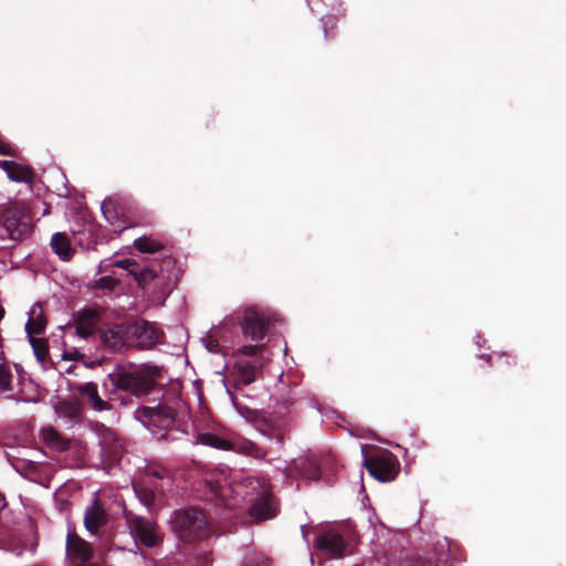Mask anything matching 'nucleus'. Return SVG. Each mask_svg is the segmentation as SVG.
<instances>
[{
	"label": "nucleus",
	"instance_id": "obj_1",
	"mask_svg": "<svg viewBox=\"0 0 566 566\" xmlns=\"http://www.w3.org/2000/svg\"><path fill=\"white\" fill-rule=\"evenodd\" d=\"M160 376L157 366L123 363L116 364L107 377L113 386V394L119 391L142 399L159 386Z\"/></svg>",
	"mask_w": 566,
	"mask_h": 566
},
{
	"label": "nucleus",
	"instance_id": "obj_2",
	"mask_svg": "<svg viewBox=\"0 0 566 566\" xmlns=\"http://www.w3.org/2000/svg\"><path fill=\"white\" fill-rule=\"evenodd\" d=\"M232 403L238 412L251 422L261 434L283 446L289 434L287 424L283 419L273 413L248 407L238 396L232 397Z\"/></svg>",
	"mask_w": 566,
	"mask_h": 566
},
{
	"label": "nucleus",
	"instance_id": "obj_3",
	"mask_svg": "<svg viewBox=\"0 0 566 566\" xmlns=\"http://www.w3.org/2000/svg\"><path fill=\"white\" fill-rule=\"evenodd\" d=\"M171 524L174 532L188 543L203 541L210 534L206 514L197 509L176 511Z\"/></svg>",
	"mask_w": 566,
	"mask_h": 566
},
{
	"label": "nucleus",
	"instance_id": "obj_4",
	"mask_svg": "<svg viewBox=\"0 0 566 566\" xmlns=\"http://www.w3.org/2000/svg\"><path fill=\"white\" fill-rule=\"evenodd\" d=\"M32 232V219L28 210L12 205L0 216V238L21 241Z\"/></svg>",
	"mask_w": 566,
	"mask_h": 566
},
{
	"label": "nucleus",
	"instance_id": "obj_5",
	"mask_svg": "<svg viewBox=\"0 0 566 566\" xmlns=\"http://www.w3.org/2000/svg\"><path fill=\"white\" fill-rule=\"evenodd\" d=\"M125 520L135 543L147 548H155L163 544L164 534L156 520L133 512L125 513Z\"/></svg>",
	"mask_w": 566,
	"mask_h": 566
},
{
	"label": "nucleus",
	"instance_id": "obj_6",
	"mask_svg": "<svg viewBox=\"0 0 566 566\" xmlns=\"http://www.w3.org/2000/svg\"><path fill=\"white\" fill-rule=\"evenodd\" d=\"M364 453V467L369 474L380 482L394 481L400 472V463L397 457L388 450H380L371 455H366V446L361 447Z\"/></svg>",
	"mask_w": 566,
	"mask_h": 566
},
{
	"label": "nucleus",
	"instance_id": "obj_7",
	"mask_svg": "<svg viewBox=\"0 0 566 566\" xmlns=\"http://www.w3.org/2000/svg\"><path fill=\"white\" fill-rule=\"evenodd\" d=\"M272 318L265 312L249 307L243 312L240 325L243 335L251 340H262L269 333Z\"/></svg>",
	"mask_w": 566,
	"mask_h": 566
},
{
	"label": "nucleus",
	"instance_id": "obj_8",
	"mask_svg": "<svg viewBox=\"0 0 566 566\" xmlns=\"http://www.w3.org/2000/svg\"><path fill=\"white\" fill-rule=\"evenodd\" d=\"M177 417V410L166 403H159L156 407H140L137 409V418L145 426H154L160 429H167L174 426Z\"/></svg>",
	"mask_w": 566,
	"mask_h": 566
},
{
	"label": "nucleus",
	"instance_id": "obj_9",
	"mask_svg": "<svg viewBox=\"0 0 566 566\" xmlns=\"http://www.w3.org/2000/svg\"><path fill=\"white\" fill-rule=\"evenodd\" d=\"M128 334L130 342L135 343L138 348L148 349L159 342L161 332L156 324L139 321L134 324H128Z\"/></svg>",
	"mask_w": 566,
	"mask_h": 566
},
{
	"label": "nucleus",
	"instance_id": "obj_10",
	"mask_svg": "<svg viewBox=\"0 0 566 566\" xmlns=\"http://www.w3.org/2000/svg\"><path fill=\"white\" fill-rule=\"evenodd\" d=\"M315 547L332 558H342L346 555L348 544L342 534L329 530L318 535L314 543Z\"/></svg>",
	"mask_w": 566,
	"mask_h": 566
},
{
	"label": "nucleus",
	"instance_id": "obj_11",
	"mask_svg": "<svg viewBox=\"0 0 566 566\" xmlns=\"http://www.w3.org/2000/svg\"><path fill=\"white\" fill-rule=\"evenodd\" d=\"M256 368L258 366L249 360L243 358H239L232 368V377H233V388L235 394L233 396L244 397L243 387L251 385L256 379Z\"/></svg>",
	"mask_w": 566,
	"mask_h": 566
},
{
	"label": "nucleus",
	"instance_id": "obj_12",
	"mask_svg": "<svg viewBox=\"0 0 566 566\" xmlns=\"http://www.w3.org/2000/svg\"><path fill=\"white\" fill-rule=\"evenodd\" d=\"M101 339L112 352H122L130 343L128 324H117L101 331Z\"/></svg>",
	"mask_w": 566,
	"mask_h": 566
},
{
	"label": "nucleus",
	"instance_id": "obj_13",
	"mask_svg": "<svg viewBox=\"0 0 566 566\" xmlns=\"http://www.w3.org/2000/svg\"><path fill=\"white\" fill-rule=\"evenodd\" d=\"M84 526L88 533L96 535L108 522L107 512L99 499L86 507L84 513Z\"/></svg>",
	"mask_w": 566,
	"mask_h": 566
},
{
	"label": "nucleus",
	"instance_id": "obj_14",
	"mask_svg": "<svg viewBox=\"0 0 566 566\" xmlns=\"http://www.w3.org/2000/svg\"><path fill=\"white\" fill-rule=\"evenodd\" d=\"M66 553L82 564H87L94 555V549L88 542L76 533H69L66 536Z\"/></svg>",
	"mask_w": 566,
	"mask_h": 566
},
{
	"label": "nucleus",
	"instance_id": "obj_15",
	"mask_svg": "<svg viewBox=\"0 0 566 566\" xmlns=\"http://www.w3.org/2000/svg\"><path fill=\"white\" fill-rule=\"evenodd\" d=\"M99 319V313L92 307H85L80 311L74 321L77 335L82 338H87L93 335Z\"/></svg>",
	"mask_w": 566,
	"mask_h": 566
},
{
	"label": "nucleus",
	"instance_id": "obj_16",
	"mask_svg": "<svg viewBox=\"0 0 566 566\" xmlns=\"http://www.w3.org/2000/svg\"><path fill=\"white\" fill-rule=\"evenodd\" d=\"M132 275L138 285L144 289L151 283H155L156 286H159L168 280V277L163 272L161 265L157 263L144 268L138 266L136 271H132Z\"/></svg>",
	"mask_w": 566,
	"mask_h": 566
},
{
	"label": "nucleus",
	"instance_id": "obj_17",
	"mask_svg": "<svg viewBox=\"0 0 566 566\" xmlns=\"http://www.w3.org/2000/svg\"><path fill=\"white\" fill-rule=\"evenodd\" d=\"M76 392L86 399L93 410L98 412L112 410V405L99 397L97 384L88 381L77 385Z\"/></svg>",
	"mask_w": 566,
	"mask_h": 566
},
{
	"label": "nucleus",
	"instance_id": "obj_18",
	"mask_svg": "<svg viewBox=\"0 0 566 566\" xmlns=\"http://www.w3.org/2000/svg\"><path fill=\"white\" fill-rule=\"evenodd\" d=\"M277 507L270 493L265 492L259 496L250 507V515L258 522L266 521L276 516Z\"/></svg>",
	"mask_w": 566,
	"mask_h": 566
},
{
	"label": "nucleus",
	"instance_id": "obj_19",
	"mask_svg": "<svg viewBox=\"0 0 566 566\" xmlns=\"http://www.w3.org/2000/svg\"><path fill=\"white\" fill-rule=\"evenodd\" d=\"M102 212L106 221L115 228V231H123L127 228L124 218V207L116 200L106 199L102 203Z\"/></svg>",
	"mask_w": 566,
	"mask_h": 566
},
{
	"label": "nucleus",
	"instance_id": "obj_20",
	"mask_svg": "<svg viewBox=\"0 0 566 566\" xmlns=\"http://www.w3.org/2000/svg\"><path fill=\"white\" fill-rule=\"evenodd\" d=\"M291 470L308 480L317 481L321 479V465L314 455L294 459L291 463Z\"/></svg>",
	"mask_w": 566,
	"mask_h": 566
},
{
	"label": "nucleus",
	"instance_id": "obj_21",
	"mask_svg": "<svg viewBox=\"0 0 566 566\" xmlns=\"http://www.w3.org/2000/svg\"><path fill=\"white\" fill-rule=\"evenodd\" d=\"M0 167L12 181L28 184L32 182L35 176L30 166L21 165L12 160H0Z\"/></svg>",
	"mask_w": 566,
	"mask_h": 566
},
{
	"label": "nucleus",
	"instance_id": "obj_22",
	"mask_svg": "<svg viewBox=\"0 0 566 566\" xmlns=\"http://www.w3.org/2000/svg\"><path fill=\"white\" fill-rule=\"evenodd\" d=\"M230 451H234L256 460H263L268 454L265 449L243 437H238L231 440Z\"/></svg>",
	"mask_w": 566,
	"mask_h": 566
},
{
	"label": "nucleus",
	"instance_id": "obj_23",
	"mask_svg": "<svg viewBox=\"0 0 566 566\" xmlns=\"http://www.w3.org/2000/svg\"><path fill=\"white\" fill-rule=\"evenodd\" d=\"M52 251L64 262L72 260L74 249L72 248L71 240L64 232H56L51 238Z\"/></svg>",
	"mask_w": 566,
	"mask_h": 566
},
{
	"label": "nucleus",
	"instance_id": "obj_24",
	"mask_svg": "<svg viewBox=\"0 0 566 566\" xmlns=\"http://www.w3.org/2000/svg\"><path fill=\"white\" fill-rule=\"evenodd\" d=\"M43 442L51 449L56 451H65L69 449L70 443L65 440L59 431L52 427L43 428L41 431Z\"/></svg>",
	"mask_w": 566,
	"mask_h": 566
},
{
	"label": "nucleus",
	"instance_id": "obj_25",
	"mask_svg": "<svg viewBox=\"0 0 566 566\" xmlns=\"http://www.w3.org/2000/svg\"><path fill=\"white\" fill-rule=\"evenodd\" d=\"M134 491L138 500L147 507L151 509L156 501V492L158 485L156 483H149L148 485L138 483L134 485Z\"/></svg>",
	"mask_w": 566,
	"mask_h": 566
},
{
	"label": "nucleus",
	"instance_id": "obj_26",
	"mask_svg": "<svg viewBox=\"0 0 566 566\" xmlns=\"http://www.w3.org/2000/svg\"><path fill=\"white\" fill-rule=\"evenodd\" d=\"M46 327V318L42 313L36 314L34 310L31 311L29 319L25 324V332L28 337H31V335H41L44 333Z\"/></svg>",
	"mask_w": 566,
	"mask_h": 566
},
{
	"label": "nucleus",
	"instance_id": "obj_27",
	"mask_svg": "<svg viewBox=\"0 0 566 566\" xmlns=\"http://www.w3.org/2000/svg\"><path fill=\"white\" fill-rule=\"evenodd\" d=\"M134 248L140 253H156L164 249V245L158 240L150 237H140L134 241Z\"/></svg>",
	"mask_w": 566,
	"mask_h": 566
},
{
	"label": "nucleus",
	"instance_id": "obj_28",
	"mask_svg": "<svg viewBox=\"0 0 566 566\" xmlns=\"http://www.w3.org/2000/svg\"><path fill=\"white\" fill-rule=\"evenodd\" d=\"M198 441L205 446L219 449V450H230L231 440H227L220 436L213 433H200L198 436Z\"/></svg>",
	"mask_w": 566,
	"mask_h": 566
},
{
	"label": "nucleus",
	"instance_id": "obj_29",
	"mask_svg": "<svg viewBox=\"0 0 566 566\" xmlns=\"http://www.w3.org/2000/svg\"><path fill=\"white\" fill-rule=\"evenodd\" d=\"M29 342L36 360L41 364L45 363L49 357L48 340L45 338L34 337V335H31V337H29Z\"/></svg>",
	"mask_w": 566,
	"mask_h": 566
},
{
	"label": "nucleus",
	"instance_id": "obj_30",
	"mask_svg": "<svg viewBox=\"0 0 566 566\" xmlns=\"http://www.w3.org/2000/svg\"><path fill=\"white\" fill-rule=\"evenodd\" d=\"M12 378L13 375L10 368L4 364H0V389L2 391H9L12 389Z\"/></svg>",
	"mask_w": 566,
	"mask_h": 566
},
{
	"label": "nucleus",
	"instance_id": "obj_31",
	"mask_svg": "<svg viewBox=\"0 0 566 566\" xmlns=\"http://www.w3.org/2000/svg\"><path fill=\"white\" fill-rule=\"evenodd\" d=\"M145 474L158 480L170 479V472L159 464H149L145 469Z\"/></svg>",
	"mask_w": 566,
	"mask_h": 566
},
{
	"label": "nucleus",
	"instance_id": "obj_32",
	"mask_svg": "<svg viewBox=\"0 0 566 566\" xmlns=\"http://www.w3.org/2000/svg\"><path fill=\"white\" fill-rule=\"evenodd\" d=\"M265 348L264 345H243L238 348L235 355L254 357Z\"/></svg>",
	"mask_w": 566,
	"mask_h": 566
},
{
	"label": "nucleus",
	"instance_id": "obj_33",
	"mask_svg": "<svg viewBox=\"0 0 566 566\" xmlns=\"http://www.w3.org/2000/svg\"><path fill=\"white\" fill-rule=\"evenodd\" d=\"M61 410H62L63 415L69 418H76L81 412L80 406L77 403L70 402V401L62 402Z\"/></svg>",
	"mask_w": 566,
	"mask_h": 566
},
{
	"label": "nucleus",
	"instance_id": "obj_34",
	"mask_svg": "<svg viewBox=\"0 0 566 566\" xmlns=\"http://www.w3.org/2000/svg\"><path fill=\"white\" fill-rule=\"evenodd\" d=\"M117 284H118V280H116V279H114V277H112L109 275H106V276L99 277L95 282V287L99 289V290L112 291Z\"/></svg>",
	"mask_w": 566,
	"mask_h": 566
},
{
	"label": "nucleus",
	"instance_id": "obj_35",
	"mask_svg": "<svg viewBox=\"0 0 566 566\" xmlns=\"http://www.w3.org/2000/svg\"><path fill=\"white\" fill-rule=\"evenodd\" d=\"M112 265L115 268L127 270L130 275H132V271H136L138 269V264L134 260H130V259L115 261Z\"/></svg>",
	"mask_w": 566,
	"mask_h": 566
},
{
	"label": "nucleus",
	"instance_id": "obj_36",
	"mask_svg": "<svg viewBox=\"0 0 566 566\" xmlns=\"http://www.w3.org/2000/svg\"><path fill=\"white\" fill-rule=\"evenodd\" d=\"M0 155L17 157V150L0 135Z\"/></svg>",
	"mask_w": 566,
	"mask_h": 566
},
{
	"label": "nucleus",
	"instance_id": "obj_37",
	"mask_svg": "<svg viewBox=\"0 0 566 566\" xmlns=\"http://www.w3.org/2000/svg\"><path fill=\"white\" fill-rule=\"evenodd\" d=\"M322 21H323L325 35L328 36V29H334L336 27L337 19L334 15L328 14V15H325Z\"/></svg>",
	"mask_w": 566,
	"mask_h": 566
},
{
	"label": "nucleus",
	"instance_id": "obj_38",
	"mask_svg": "<svg viewBox=\"0 0 566 566\" xmlns=\"http://www.w3.org/2000/svg\"><path fill=\"white\" fill-rule=\"evenodd\" d=\"M499 361L501 365H504L506 367L515 366L517 364L516 358L509 354H501L499 356Z\"/></svg>",
	"mask_w": 566,
	"mask_h": 566
},
{
	"label": "nucleus",
	"instance_id": "obj_39",
	"mask_svg": "<svg viewBox=\"0 0 566 566\" xmlns=\"http://www.w3.org/2000/svg\"><path fill=\"white\" fill-rule=\"evenodd\" d=\"M413 566H437L433 562L424 558H417Z\"/></svg>",
	"mask_w": 566,
	"mask_h": 566
},
{
	"label": "nucleus",
	"instance_id": "obj_40",
	"mask_svg": "<svg viewBox=\"0 0 566 566\" xmlns=\"http://www.w3.org/2000/svg\"><path fill=\"white\" fill-rule=\"evenodd\" d=\"M270 565V560L269 559H263L261 565H255V566H269ZM245 566H254V565H251L250 563L245 564Z\"/></svg>",
	"mask_w": 566,
	"mask_h": 566
},
{
	"label": "nucleus",
	"instance_id": "obj_41",
	"mask_svg": "<svg viewBox=\"0 0 566 566\" xmlns=\"http://www.w3.org/2000/svg\"><path fill=\"white\" fill-rule=\"evenodd\" d=\"M216 347H218V342H217V340H216V342H211V344H210V346H209V349H210L211 352H213Z\"/></svg>",
	"mask_w": 566,
	"mask_h": 566
},
{
	"label": "nucleus",
	"instance_id": "obj_42",
	"mask_svg": "<svg viewBox=\"0 0 566 566\" xmlns=\"http://www.w3.org/2000/svg\"><path fill=\"white\" fill-rule=\"evenodd\" d=\"M3 315H4V310H3V307L0 305V321L3 318Z\"/></svg>",
	"mask_w": 566,
	"mask_h": 566
},
{
	"label": "nucleus",
	"instance_id": "obj_43",
	"mask_svg": "<svg viewBox=\"0 0 566 566\" xmlns=\"http://www.w3.org/2000/svg\"><path fill=\"white\" fill-rule=\"evenodd\" d=\"M77 566H97L95 564H81V565H77Z\"/></svg>",
	"mask_w": 566,
	"mask_h": 566
},
{
	"label": "nucleus",
	"instance_id": "obj_44",
	"mask_svg": "<svg viewBox=\"0 0 566 566\" xmlns=\"http://www.w3.org/2000/svg\"><path fill=\"white\" fill-rule=\"evenodd\" d=\"M147 427L150 429V431H153V433H156V430H154V428H150L149 426Z\"/></svg>",
	"mask_w": 566,
	"mask_h": 566
},
{
	"label": "nucleus",
	"instance_id": "obj_45",
	"mask_svg": "<svg viewBox=\"0 0 566 566\" xmlns=\"http://www.w3.org/2000/svg\"><path fill=\"white\" fill-rule=\"evenodd\" d=\"M147 427L150 429V431H153V433H156V430H154V428H150L149 426Z\"/></svg>",
	"mask_w": 566,
	"mask_h": 566
},
{
	"label": "nucleus",
	"instance_id": "obj_46",
	"mask_svg": "<svg viewBox=\"0 0 566 566\" xmlns=\"http://www.w3.org/2000/svg\"><path fill=\"white\" fill-rule=\"evenodd\" d=\"M165 262H166V263H168V264H170V263H171V260H170V259H168V260H166Z\"/></svg>",
	"mask_w": 566,
	"mask_h": 566
},
{
	"label": "nucleus",
	"instance_id": "obj_47",
	"mask_svg": "<svg viewBox=\"0 0 566 566\" xmlns=\"http://www.w3.org/2000/svg\"><path fill=\"white\" fill-rule=\"evenodd\" d=\"M228 394H230L232 396L234 392H231V390H228Z\"/></svg>",
	"mask_w": 566,
	"mask_h": 566
}]
</instances>
